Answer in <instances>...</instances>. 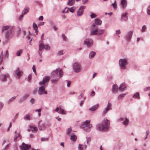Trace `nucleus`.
I'll return each instance as SVG.
<instances>
[{
    "label": "nucleus",
    "instance_id": "1",
    "mask_svg": "<svg viewBox=\"0 0 150 150\" xmlns=\"http://www.w3.org/2000/svg\"><path fill=\"white\" fill-rule=\"evenodd\" d=\"M109 125L110 121L106 119H104L103 120L102 124L98 125L97 127L99 131H107L108 130Z\"/></svg>",
    "mask_w": 150,
    "mask_h": 150
},
{
    "label": "nucleus",
    "instance_id": "2",
    "mask_svg": "<svg viewBox=\"0 0 150 150\" xmlns=\"http://www.w3.org/2000/svg\"><path fill=\"white\" fill-rule=\"evenodd\" d=\"M58 72H59V77L60 78L63 76V72L62 69L59 70V69H57L56 70L53 71L51 74L52 77L54 78L57 77Z\"/></svg>",
    "mask_w": 150,
    "mask_h": 150
},
{
    "label": "nucleus",
    "instance_id": "3",
    "mask_svg": "<svg viewBox=\"0 0 150 150\" xmlns=\"http://www.w3.org/2000/svg\"><path fill=\"white\" fill-rule=\"evenodd\" d=\"M90 120H86L82 125V128H84L85 130L88 131V129L92 127V125L90 124Z\"/></svg>",
    "mask_w": 150,
    "mask_h": 150
},
{
    "label": "nucleus",
    "instance_id": "4",
    "mask_svg": "<svg viewBox=\"0 0 150 150\" xmlns=\"http://www.w3.org/2000/svg\"><path fill=\"white\" fill-rule=\"evenodd\" d=\"M73 69L75 72H78L81 71V67L80 64L79 63L75 62L73 65Z\"/></svg>",
    "mask_w": 150,
    "mask_h": 150
},
{
    "label": "nucleus",
    "instance_id": "5",
    "mask_svg": "<svg viewBox=\"0 0 150 150\" xmlns=\"http://www.w3.org/2000/svg\"><path fill=\"white\" fill-rule=\"evenodd\" d=\"M127 63L125 59H121L119 61L120 65L122 69H125L126 68V65Z\"/></svg>",
    "mask_w": 150,
    "mask_h": 150
},
{
    "label": "nucleus",
    "instance_id": "6",
    "mask_svg": "<svg viewBox=\"0 0 150 150\" xmlns=\"http://www.w3.org/2000/svg\"><path fill=\"white\" fill-rule=\"evenodd\" d=\"M104 32V30H95L92 31L91 33V34L92 35H101L103 34Z\"/></svg>",
    "mask_w": 150,
    "mask_h": 150
},
{
    "label": "nucleus",
    "instance_id": "7",
    "mask_svg": "<svg viewBox=\"0 0 150 150\" xmlns=\"http://www.w3.org/2000/svg\"><path fill=\"white\" fill-rule=\"evenodd\" d=\"M93 43V40L91 39H86L84 42V44L87 45L88 47L91 46Z\"/></svg>",
    "mask_w": 150,
    "mask_h": 150
},
{
    "label": "nucleus",
    "instance_id": "8",
    "mask_svg": "<svg viewBox=\"0 0 150 150\" xmlns=\"http://www.w3.org/2000/svg\"><path fill=\"white\" fill-rule=\"evenodd\" d=\"M48 50L50 49V47L47 45H44L42 43H41L39 45V50H41L42 49Z\"/></svg>",
    "mask_w": 150,
    "mask_h": 150
},
{
    "label": "nucleus",
    "instance_id": "9",
    "mask_svg": "<svg viewBox=\"0 0 150 150\" xmlns=\"http://www.w3.org/2000/svg\"><path fill=\"white\" fill-rule=\"evenodd\" d=\"M50 79V78L49 76H45L43 78L42 81L40 82L39 84L40 85H44Z\"/></svg>",
    "mask_w": 150,
    "mask_h": 150
},
{
    "label": "nucleus",
    "instance_id": "10",
    "mask_svg": "<svg viewBox=\"0 0 150 150\" xmlns=\"http://www.w3.org/2000/svg\"><path fill=\"white\" fill-rule=\"evenodd\" d=\"M30 147V145L26 144L23 143L21 146V150H28Z\"/></svg>",
    "mask_w": 150,
    "mask_h": 150
},
{
    "label": "nucleus",
    "instance_id": "11",
    "mask_svg": "<svg viewBox=\"0 0 150 150\" xmlns=\"http://www.w3.org/2000/svg\"><path fill=\"white\" fill-rule=\"evenodd\" d=\"M45 88L43 86H42L40 87L38 90V93L40 95H41L44 93L47 94V92L45 91Z\"/></svg>",
    "mask_w": 150,
    "mask_h": 150
},
{
    "label": "nucleus",
    "instance_id": "12",
    "mask_svg": "<svg viewBox=\"0 0 150 150\" xmlns=\"http://www.w3.org/2000/svg\"><path fill=\"white\" fill-rule=\"evenodd\" d=\"M111 104L109 103H108L107 106L103 112V115H104L106 114L107 112L110 110L111 107Z\"/></svg>",
    "mask_w": 150,
    "mask_h": 150
},
{
    "label": "nucleus",
    "instance_id": "13",
    "mask_svg": "<svg viewBox=\"0 0 150 150\" xmlns=\"http://www.w3.org/2000/svg\"><path fill=\"white\" fill-rule=\"evenodd\" d=\"M45 124L42 121H39L38 124V128L40 130L44 129L45 128Z\"/></svg>",
    "mask_w": 150,
    "mask_h": 150
},
{
    "label": "nucleus",
    "instance_id": "14",
    "mask_svg": "<svg viewBox=\"0 0 150 150\" xmlns=\"http://www.w3.org/2000/svg\"><path fill=\"white\" fill-rule=\"evenodd\" d=\"M19 68H17L14 71V73L16 74L17 76L19 78L23 75L22 71L19 70Z\"/></svg>",
    "mask_w": 150,
    "mask_h": 150
},
{
    "label": "nucleus",
    "instance_id": "15",
    "mask_svg": "<svg viewBox=\"0 0 150 150\" xmlns=\"http://www.w3.org/2000/svg\"><path fill=\"white\" fill-rule=\"evenodd\" d=\"M12 36L13 34L11 30L7 31L5 34V37L8 40L12 37Z\"/></svg>",
    "mask_w": 150,
    "mask_h": 150
},
{
    "label": "nucleus",
    "instance_id": "16",
    "mask_svg": "<svg viewBox=\"0 0 150 150\" xmlns=\"http://www.w3.org/2000/svg\"><path fill=\"white\" fill-rule=\"evenodd\" d=\"M21 139V136L20 135V134H16L15 136L14 141L16 142L17 141Z\"/></svg>",
    "mask_w": 150,
    "mask_h": 150
},
{
    "label": "nucleus",
    "instance_id": "17",
    "mask_svg": "<svg viewBox=\"0 0 150 150\" xmlns=\"http://www.w3.org/2000/svg\"><path fill=\"white\" fill-rule=\"evenodd\" d=\"M7 76L5 74H2L1 76V80L3 82H5L6 81V78Z\"/></svg>",
    "mask_w": 150,
    "mask_h": 150
},
{
    "label": "nucleus",
    "instance_id": "18",
    "mask_svg": "<svg viewBox=\"0 0 150 150\" xmlns=\"http://www.w3.org/2000/svg\"><path fill=\"white\" fill-rule=\"evenodd\" d=\"M99 105V104H97L93 106L91 108H89V110L92 111H94L98 107Z\"/></svg>",
    "mask_w": 150,
    "mask_h": 150
},
{
    "label": "nucleus",
    "instance_id": "19",
    "mask_svg": "<svg viewBox=\"0 0 150 150\" xmlns=\"http://www.w3.org/2000/svg\"><path fill=\"white\" fill-rule=\"evenodd\" d=\"M121 6L123 7H125L127 4V1L126 0H121Z\"/></svg>",
    "mask_w": 150,
    "mask_h": 150
},
{
    "label": "nucleus",
    "instance_id": "20",
    "mask_svg": "<svg viewBox=\"0 0 150 150\" xmlns=\"http://www.w3.org/2000/svg\"><path fill=\"white\" fill-rule=\"evenodd\" d=\"M126 88V86L124 83H122L119 88V89L120 91H124Z\"/></svg>",
    "mask_w": 150,
    "mask_h": 150
},
{
    "label": "nucleus",
    "instance_id": "21",
    "mask_svg": "<svg viewBox=\"0 0 150 150\" xmlns=\"http://www.w3.org/2000/svg\"><path fill=\"white\" fill-rule=\"evenodd\" d=\"M75 2V0H69L67 5L71 6L74 5Z\"/></svg>",
    "mask_w": 150,
    "mask_h": 150
},
{
    "label": "nucleus",
    "instance_id": "22",
    "mask_svg": "<svg viewBox=\"0 0 150 150\" xmlns=\"http://www.w3.org/2000/svg\"><path fill=\"white\" fill-rule=\"evenodd\" d=\"M118 87L116 85H115L113 86L112 91L113 92H116L118 91Z\"/></svg>",
    "mask_w": 150,
    "mask_h": 150
},
{
    "label": "nucleus",
    "instance_id": "23",
    "mask_svg": "<svg viewBox=\"0 0 150 150\" xmlns=\"http://www.w3.org/2000/svg\"><path fill=\"white\" fill-rule=\"evenodd\" d=\"M127 14V13H125L123 14L122 16V18L124 21H126L127 20V16L126 15Z\"/></svg>",
    "mask_w": 150,
    "mask_h": 150
},
{
    "label": "nucleus",
    "instance_id": "24",
    "mask_svg": "<svg viewBox=\"0 0 150 150\" xmlns=\"http://www.w3.org/2000/svg\"><path fill=\"white\" fill-rule=\"evenodd\" d=\"M95 24L97 25H100L102 23V21L101 20L97 19L95 20Z\"/></svg>",
    "mask_w": 150,
    "mask_h": 150
},
{
    "label": "nucleus",
    "instance_id": "25",
    "mask_svg": "<svg viewBox=\"0 0 150 150\" xmlns=\"http://www.w3.org/2000/svg\"><path fill=\"white\" fill-rule=\"evenodd\" d=\"M132 33L133 32L132 31H130L128 32L127 35V37L129 40L131 38L132 36Z\"/></svg>",
    "mask_w": 150,
    "mask_h": 150
},
{
    "label": "nucleus",
    "instance_id": "26",
    "mask_svg": "<svg viewBox=\"0 0 150 150\" xmlns=\"http://www.w3.org/2000/svg\"><path fill=\"white\" fill-rule=\"evenodd\" d=\"M96 54V52H91L89 54V57L90 58L93 57Z\"/></svg>",
    "mask_w": 150,
    "mask_h": 150
},
{
    "label": "nucleus",
    "instance_id": "27",
    "mask_svg": "<svg viewBox=\"0 0 150 150\" xmlns=\"http://www.w3.org/2000/svg\"><path fill=\"white\" fill-rule=\"evenodd\" d=\"M30 128L32 132H36L38 130L37 128L35 127L31 126Z\"/></svg>",
    "mask_w": 150,
    "mask_h": 150
},
{
    "label": "nucleus",
    "instance_id": "28",
    "mask_svg": "<svg viewBox=\"0 0 150 150\" xmlns=\"http://www.w3.org/2000/svg\"><path fill=\"white\" fill-rule=\"evenodd\" d=\"M70 139L71 140L74 141L77 139V137L75 135H71V137Z\"/></svg>",
    "mask_w": 150,
    "mask_h": 150
},
{
    "label": "nucleus",
    "instance_id": "29",
    "mask_svg": "<svg viewBox=\"0 0 150 150\" xmlns=\"http://www.w3.org/2000/svg\"><path fill=\"white\" fill-rule=\"evenodd\" d=\"M139 93H136L134 94L133 97L134 98H137V99L139 98Z\"/></svg>",
    "mask_w": 150,
    "mask_h": 150
},
{
    "label": "nucleus",
    "instance_id": "30",
    "mask_svg": "<svg viewBox=\"0 0 150 150\" xmlns=\"http://www.w3.org/2000/svg\"><path fill=\"white\" fill-rule=\"evenodd\" d=\"M3 60V51H2L0 55V65L2 63Z\"/></svg>",
    "mask_w": 150,
    "mask_h": 150
},
{
    "label": "nucleus",
    "instance_id": "31",
    "mask_svg": "<svg viewBox=\"0 0 150 150\" xmlns=\"http://www.w3.org/2000/svg\"><path fill=\"white\" fill-rule=\"evenodd\" d=\"M60 112L59 113L62 114H66V111H65L63 109L61 108V107L59 108Z\"/></svg>",
    "mask_w": 150,
    "mask_h": 150
},
{
    "label": "nucleus",
    "instance_id": "32",
    "mask_svg": "<svg viewBox=\"0 0 150 150\" xmlns=\"http://www.w3.org/2000/svg\"><path fill=\"white\" fill-rule=\"evenodd\" d=\"M126 94L124 93L120 95L118 97V100H120L123 97H124L125 96Z\"/></svg>",
    "mask_w": 150,
    "mask_h": 150
},
{
    "label": "nucleus",
    "instance_id": "33",
    "mask_svg": "<svg viewBox=\"0 0 150 150\" xmlns=\"http://www.w3.org/2000/svg\"><path fill=\"white\" fill-rule=\"evenodd\" d=\"M77 13L78 16H81L83 13V10H78Z\"/></svg>",
    "mask_w": 150,
    "mask_h": 150
},
{
    "label": "nucleus",
    "instance_id": "34",
    "mask_svg": "<svg viewBox=\"0 0 150 150\" xmlns=\"http://www.w3.org/2000/svg\"><path fill=\"white\" fill-rule=\"evenodd\" d=\"M29 96V95L28 94L25 95L21 100H21L22 101L23 100H25L26 98H27Z\"/></svg>",
    "mask_w": 150,
    "mask_h": 150
},
{
    "label": "nucleus",
    "instance_id": "35",
    "mask_svg": "<svg viewBox=\"0 0 150 150\" xmlns=\"http://www.w3.org/2000/svg\"><path fill=\"white\" fill-rule=\"evenodd\" d=\"M9 28V27L8 26H3L2 28V31L7 30Z\"/></svg>",
    "mask_w": 150,
    "mask_h": 150
},
{
    "label": "nucleus",
    "instance_id": "36",
    "mask_svg": "<svg viewBox=\"0 0 150 150\" xmlns=\"http://www.w3.org/2000/svg\"><path fill=\"white\" fill-rule=\"evenodd\" d=\"M74 10H69L72 13L74 12ZM69 11V10H67L66 11H65V10H63L62 11V13H67Z\"/></svg>",
    "mask_w": 150,
    "mask_h": 150
},
{
    "label": "nucleus",
    "instance_id": "37",
    "mask_svg": "<svg viewBox=\"0 0 150 150\" xmlns=\"http://www.w3.org/2000/svg\"><path fill=\"white\" fill-rule=\"evenodd\" d=\"M22 53V50H20L18 51L17 52V55L18 56H20L21 54Z\"/></svg>",
    "mask_w": 150,
    "mask_h": 150
},
{
    "label": "nucleus",
    "instance_id": "38",
    "mask_svg": "<svg viewBox=\"0 0 150 150\" xmlns=\"http://www.w3.org/2000/svg\"><path fill=\"white\" fill-rule=\"evenodd\" d=\"M33 27L34 30H37L38 29V26L37 24L35 23H33Z\"/></svg>",
    "mask_w": 150,
    "mask_h": 150
},
{
    "label": "nucleus",
    "instance_id": "39",
    "mask_svg": "<svg viewBox=\"0 0 150 150\" xmlns=\"http://www.w3.org/2000/svg\"><path fill=\"white\" fill-rule=\"evenodd\" d=\"M78 149L79 150H83V145L79 144V145Z\"/></svg>",
    "mask_w": 150,
    "mask_h": 150
},
{
    "label": "nucleus",
    "instance_id": "40",
    "mask_svg": "<svg viewBox=\"0 0 150 150\" xmlns=\"http://www.w3.org/2000/svg\"><path fill=\"white\" fill-rule=\"evenodd\" d=\"M128 120L126 118L125 121L123 122V123L124 125H127L128 124Z\"/></svg>",
    "mask_w": 150,
    "mask_h": 150
},
{
    "label": "nucleus",
    "instance_id": "41",
    "mask_svg": "<svg viewBox=\"0 0 150 150\" xmlns=\"http://www.w3.org/2000/svg\"><path fill=\"white\" fill-rule=\"evenodd\" d=\"M24 119L27 120H30V116L29 115H25Z\"/></svg>",
    "mask_w": 150,
    "mask_h": 150
},
{
    "label": "nucleus",
    "instance_id": "42",
    "mask_svg": "<svg viewBox=\"0 0 150 150\" xmlns=\"http://www.w3.org/2000/svg\"><path fill=\"white\" fill-rule=\"evenodd\" d=\"M112 5L113 6L114 8L116 9L117 8V6L116 3V1L114 3L112 4Z\"/></svg>",
    "mask_w": 150,
    "mask_h": 150
},
{
    "label": "nucleus",
    "instance_id": "43",
    "mask_svg": "<svg viewBox=\"0 0 150 150\" xmlns=\"http://www.w3.org/2000/svg\"><path fill=\"white\" fill-rule=\"evenodd\" d=\"M71 130H72L71 128V127H70L68 129V130H67V134H69L71 132Z\"/></svg>",
    "mask_w": 150,
    "mask_h": 150
},
{
    "label": "nucleus",
    "instance_id": "44",
    "mask_svg": "<svg viewBox=\"0 0 150 150\" xmlns=\"http://www.w3.org/2000/svg\"><path fill=\"white\" fill-rule=\"evenodd\" d=\"M33 70V72H34L35 74L36 75H37V73L35 70V68L34 65H33V67L32 68Z\"/></svg>",
    "mask_w": 150,
    "mask_h": 150
},
{
    "label": "nucleus",
    "instance_id": "45",
    "mask_svg": "<svg viewBox=\"0 0 150 150\" xmlns=\"http://www.w3.org/2000/svg\"><path fill=\"white\" fill-rule=\"evenodd\" d=\"M146 26L145 25H144L143 26L142 30L141 31L142 32H144L145 30H146Z\"/></svg>",
    "mask_w": 150,
    "mask_h": 150
},
{
    "label": "nucleus",
    "instance_id": "46",
    "mask_svg": "<svg viewBox=\"0 0 150 150\" xmlns=\"http://www.w3.org/2000/svg\"><path fill=\"white\" fill-rule=\"evenodd\" d=\"M90 16L91 18H95L96 16L95 13H92L90 15Z\"/></svg>",
    "mask_w": 150,
    "mask_h": 150
},
{
    "label": "nucleus",
    "instance_id": "47",
    "mask_svg": "<svg viewBox=\"0 0 150 150\" xmlns=\"http://www.w3.org/2000/svg\"><path fill=\"white\" fill-rule=\"evenodd\" d=\"M31 78H32V75L31 74L29 75L28 76V81H30L31 80Z\"/></svg>",
    "mask_w": 150,
    "mask_h": 150
},
{
    "label": "nucleus",
    "instance_id": "48",
    "mask_svg": "<svg viewBox=\"0 0 150 150\" xmlns=\"http://www.w3.org/2000/svg\"><path fill=\"white\" fill-rule=\"evenodd\" d=\"M28 12V10H24L22 12V13L24 15L26 14Z\"/></svg>",
    "mask_w": 150,
    "mask_h": 150
},
{
    "label": "nucleus",
    "instance_id": "49",
    "mask_svg": "<svg viewBox=\"0 0 150 150\" xmlns=\"http://www.w3.org/2000/svg\"><path fill=\"white\" fill-rule=\"evenodd\" d=\"M58 79H57L54 80H51V81L52 83H55L58 81Z\"/></svg>",
    "mask_w": 150,
    "mask_h": 150
},
{
    "label": "nucleus",
    "instance_id": "50",
    "mask_svg": "<svg viewBox=\"0 0 150 150\" xmlns=\"http://www.w3.org/2000/svg\"><path fill=\"white\" fill-rule=\"evenodd\" d=\"M150 89V87H146L144 88V91H146L148 90H149Z\"/></svg>",
    "mask_w": 150,
    "mask_h": 150
},
{
    "label": "nucleus",
    "instance_id": "51",
    "mask_svg": "<svg viewBox=\"0 0 150 150\" xmlns=\"http://www.w3.org/2000/svg\"><path fill=\"white\" fill-rule=\"evenodd\" d=\"M95 93L94 92V91H91V96H93L95 95Z\"/></svg>",
    "mask_w": 150,
    "mask_h": 150
},
{
    "label": "nucleus",
    "instance_id": "52",
    "mask_svg": "<svg viewBox=\"0 0 150 150\" xmlns=\"http://www.w3.org/2000/svg\"><path fill=\"white\" fill-rule=\"evenodd\" d=\"M23 15L24 14H22L20 16L19 18V20H21L22 19L23 16Z\"/></svg>",
    "mask_w": 150,
    "mask_h": 150
},
{
    "label": "nucleus",
    "instance_id": "53",
    "mask_svg": "<svg viewBox=\"0 0 150 150\" xmlns=\"http://www.w3.org/2000/svg\"><path fill=\"white\" fill-rule=\"evenodd\" d=\"M85 8V6H81L79 8V9H83Z\"/></svg>",
    "mask_w": 150,
    "mask_h": 150
},
{
    "label": "nucleus",
    "instance_id": "54",
    "mask_svg": "<svg viewBox=\"0 0 150 150\" xmlns=\"http://www.w3.org/2000/svg\"><path fill=\"white\" fill-rule=\"evenodd\" d=\"M16 98V97H13L12 98H11V99H10L9 100L8 103H9L10 102L12 101L13 100L15 99Z\"/></svg>",
    "mask_w": 150,
    "mask_h": 150
},
{
    "label": "nucleus",
    "instance_id": "55",
    "mask_svg": "<svg viewBox=\"0 0 150 150\" xmlns=\"http://www.w3.org/2000/svg\"><path fill=\"white\" fill-rule=\"evenodd\" d=\"M71 83V82L70 81H67V86L68 87H69Z\"/></svg>",
    "mask_w": 150,
    "mask_h": 150
},
{
    "label": "nucleus",
    "instance_id": "56",
    "mask_svg": "<svg viewBox=\"0 0 150 150\" xmlns=\"http://www.w3.org/2000/svg\"><path fill=\"white\" fill-rule=\"evenodd\" d=\"M48 139L47 138H42L41 139V140L42 141H47Z\"/></svg>",
    "mask_w": 150,
    "mask_h": 150
},
{
    "label": "nucleus",
    "instance_id": "57",
    "mask_svg": "<svg viewBox=\"0 0 150 150\" xmlns=\"http://www.w3.org/2000/svg\"><path fill=\"white\" fill-rule=\"evenodd\" d=\"M121 33L120 31V30H118L116 31V33L117 34H120Z\"/></svg>",
    "mask_w": 150,
    "mask_h": 150
},
{
    "label": "nucleus",
    "instance_id": "58",
    "mask_svg": "<svg viewBox=\"0 0 150 150\" xmlns=\"http://www.w3.org/2000/svg\"><path fill=\"white\" fill-rule=\"evenodd\" d=\"M63 51H61L59 52V55H62L63 54Z\"/></svg>",
    "mask_w": 150,
    "mask_h": 150
},
{
    "label": "nucleus",
    "instance_id": "59",
    "mask_svg": "<svg viewBox=\"0 0 150 150\" xmlns=\"http://www.w3.org/2000/svg\"><path fill=\"white\" fill-rule=\"evenodd\" d=\"M43 19V16H41L39 17V20L42 21Z\"/></svg>",
    "mask_w": 150,
    "mask_h": 150
},
{
    "label": "nucleus",
    "instance_id": "60",
    "mask_svg": "<svg viewBox=\"0 0 150 150\" xmlns=\"http://www.w3.org/2000/svg\"><path fill=\"white\" fill-rule=\"evenodd\" d=\"M34 99H32L30 100V102L32 103H34Z\"/></svg>",
    "mask_w": 150,
    "mask_h": 150
},
{
    "label": "nucleus",
    "instance_id": "61",
    "mask_svg": "<svg viewBox=\"0 0 150 150\" xmlns=\"http://www.w3.org/2000/svg\"><path fill=\"white\" fill-rule=\"evenodd\" d=\"M73 8V7H71V8H68V7H65L64 9H72V8Z\"/></svg>",
    "mask_w": 150,
    "mask_h": 150
},
{
    "label": "nucleus",
    "instance_id": "62",
    "mask_svg": "<svg viewBox=\"0 0 150 150\" xmlns=\"http://www.w3.org/2000/svg\"><path fill=\"white\" fill-rule=\"evenodd\" d=\"M56 119L58 120L59 121H61V118H60L59 117H56Z\"/></svg>",
    "mask_w": 150,
    "mask_h": 150
},
{
    "label": "nucleus",
    "instance_id": "63",
    "mask_svg": "<svg viewBox=\"0 0 150 150\" xmlns=\"http://www.w3.org/2000/svg\"><path fill=\"white\" fill-rule=\"evenodd\" d=\"M44 24V22H41L39 24V25H43Z\"/></svg>",
    "mask_w": 150,
    "mask_h": 150
},
{
    "label": "nucleus",
    "instance_id": "64",
    "mask_svg": "<svg viewBox=\"0 0 150 150\" xmlns=\"http://www.w3.org/2000/svg\"><path fill=\"white\" fill-rule=\"evenodd\" d=\"M62 36L63 37V39L64 40H66V38L65 37L64 35V34H62Z\"/></svg>",
    "mask_w": 150,
    "mask_h": 150
}]
</instances>
